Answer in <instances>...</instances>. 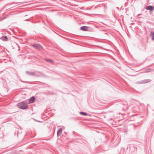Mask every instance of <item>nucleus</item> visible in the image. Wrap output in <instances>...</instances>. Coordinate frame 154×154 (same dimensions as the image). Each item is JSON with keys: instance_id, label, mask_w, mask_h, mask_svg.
I'll return each instance as SVG.
<instances>
[{"instance_id": "nucleus-8", "label": "nucleus", "mask_w": 154, "mask_h": 154, "mask_svg": "<svg viewBox=\"0 0 154 154\" xmlns=\"http://www.w3.org/2000/svg\"><path fill=\"white\" fill-rule=\"evenodd\" d=\"M151 35L152 40H154V32H152L151 33Z\"/></svg>"}, {"instance_id": "nucleus-5", "label": "nucleus", "mask_w": 154, "mask_h": 154, "mask_svg": "<svg viewBox=\"0 0 154 154\" xmlns=\"http://www.w3.org/2000/svg\"><path fill=\"white\" fill-rule=\"evenodd\" d=\"M33 46L35 48H36V49H40L42 48V47L40 45H37V44L33 45Z\"/></svg>"}, {"instance_id": "nucleus-6", "label": "nucleus", "mask_w": 154, "mask_h": 154, "mask_svg": "<svg viewBox=\"0 0 154 154\" xmlns=\"http://www.w3.org/2000/svg\"><path fill=\"white\" fill-rule=\"evenodd\" d=\"M2 40L4 41H6L8 40V38L6 36H3L1 38Z\"/></svg>"}, {"instance_id": "nucleus-4", "label": "nucleus", "mask_w": 154, "mask_h": 154, "mask_svg": "<svg viewBox=\"0 0 154 154\" xmlns=\"http://www.w3.org/2000/svg\"><path fill=\"white\" fill-rule=\"evenodd\" d=\"M35 100V98L33 97H32L29 100V103L30 104L33 103L34 102Z\"/></svg>"}, {"instance_id": "nucleus-1", "label": "nucleus", "mask_w": 154, "mask_h": 154, "mask_svg": "<svg viewBox=\"0 0 154 154\" xmlns=\"http://www.w3.org/2000/svg\"><path fill=\"white\" fill-rule=\"evenodd\" d=\"M17 106L19 108L22 109H26L28 107V106L27 103L23 101L18 103Z\"/></svg>"}, {"instance_id": "nucleus-2", "label": "nucleus", "mask_w": 154, "mask_h": 154, "mask_svg": "<svg viewBox=\"0 0 154 154\" xmlns=\"http://www.w3.org/2000/svg\"><path fill=\"white\" fill-rule=\"evenodd\" d=\"M88 27L87 26H83L80 28L81 30L84 31H87L88 30Z\"/></svg>"}, {"instance_id": "nucleus-3", "label": "nucleus", "mask_w": 154, "mask_h": 154, "mask_svg": "<svg viewBox=\"0 0 154 154\" xmlns=\"http://www.w3.org/2000/svg\"><path fill=\"white\" fill-rule=\"evenodd\" d=\"M146 10H149L150 11H153L154 9V7L152 6H147L146 8Z\"/></svg>"}, {"instance_id": "nucleus-7", "label": "nucleus", "mask_w": 154, "mask_h": 154, "mask_svg": "<svg viewBox=\"0 0 154 154\" xmlns=\"http://www.w3.org/2000/svg\"><path fill=\"white\" fill-rule=\"evenodd\" d=\"M62 129L60 128V129H59V130H58V131H57V135L58 136H60V135L62 132Z\"/></svg>"}, {"instance_id": "nucleus-9", "label": "nucleus", "mask_w": 154, "mask_h": 154, "mask_svg": "<svg viewBox=\"0 0 154 154\" xmlns=\"http://www.w3.org/2000/svg\"><path fill=\"white\" fill-rule=\"evenodd\" d=\"M80 114L82 115H84V116H87V114L85 113V112H80Z\"/></svg>"}, {"instance_id": "nucleus-10", "label": "nucleus", "mask_w": 154, "mask_h": 154, "mask_svg": "<svg viewBox=\"0 0 154 154\" xmlns=\"http://www.w3.org/2000/svg\"><path fill=\"white\" fill-rule=\"evenodd\" d=\"M48 61L49 62H51V63H53V61L51 60H48Z\"/></svg>"}]
</instances>
